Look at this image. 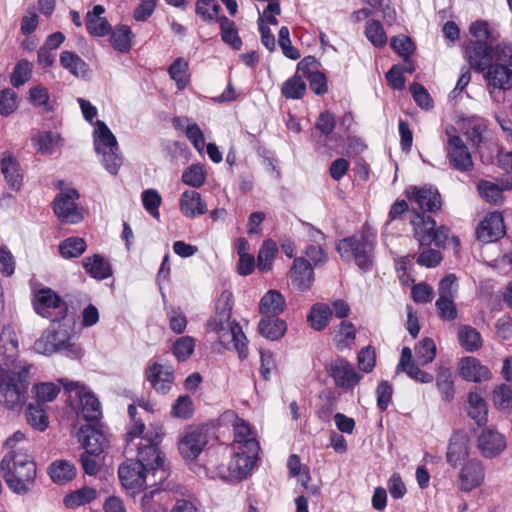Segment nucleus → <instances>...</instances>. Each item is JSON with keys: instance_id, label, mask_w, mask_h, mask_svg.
Masks as SVG:
<instances>
[{"instance_id": "nucleus-17", "label": "nucleus", "mask_w": 512, "mask_h": 512, "mask_svg": "<svg viewBox=\"0 0 512 512\" xmlns=\"http://www.w3.org/2000/svg\"><path fill=\"white\" fill-rule=\"evenodd\" d=\"M465 56L477 72H484L492 65V45L484 40L471 41L465 48Z\"/></svg>"}, {"instance_id": "nucleus-13", "label": "nucleus", "mask_w": 512, "mask_h": 512, "mask_svg": "<svg viewBox=\"0 0 512 512\" xmlns=\"http://www.w3.org/2000/svg\"><path fill=\"white\" fill-rule=\"evenodd\" d=\"M78 198L79 193L75 189H66L55 197L53 210L61 221L76 224L82 220L76 204Z\"/></svg>"}, {"instance_id": "nucleus-3", "label": "nucleus", "mask_w": 512, "mask_h": 512, "mask_svg": "<svg viewBox=\"0 0 512 512\" xmlns=\"http://www.w3.org/2000/svg\"><path fill=\"white\" fill-rule=\"evenodd\" d=\"M336 251L343 261H354L359 269L368 272L374 265L375 238L364 233L349 236L338 242Z\"/></svg>"}, {"instance_id": "nucleus-48", "label": "nucleus", "mask_w": 512, "mask_h": 512, "mask_svg": "<svg viewBox=\"0 0 512 512\" xmlns=\"http://www.w3.org/2000/svg\"><path fill=\"white\" fill-rule=\"evenodd\" d=\"M194 403L188 394L180 395L171 407V416L173 418L188 420L194 414Z\"/></svg>"}, {"instance_id": "nucleus-31", "label": "nucleus", "mask_w": 512, "mask_h": 512, "mask_svg": "<svg viewBox=\"0 0 512 512\" xmlns=\"http://www.w3.org/2000/svg\"><path fill=\"white\" fill-rule=\"evenodd\" d=\"M284 296L277 290L266 292L259 303V312L264 316L277 317L285 310Z\"/></svg>"}, {"instance_id": "nucleus-6", "label": "nucleus", "mask_w": 512, "mask_h": 512, "mask_svg": "<svg viewBox=\"0 0 512 512\" xmlns=\"http://www.w3.org/2000/svg\"><path fill=\"white\" fill-rule=\"evenodd\" d=\"M36 353L51 355L62 352L71 359H78L83 355L82 349L70 341V333L67 329L50 327L38 338L33 345Z\"/></svg>"}, {"instance_id": "nucleus-4", "label": "nucleus", "mask_w": 512, "mask_h": 512, "mask_svg": "<svg viewBox=\"0 0 512 512\" xmlns=\"http://www.w3.org/2000/svg\"><path fill=\"white\" fill-rule=\"evenodd\" d=\"M29 368V365L23 366L15 371L0 367V403L6 408L18 409L25 403Z\"/></svg>"}, {"instance_id": "nucleus-10", "label": "nucleus", "mask_w": 512, "mask_h": 512, "mask_svg": "<svg viewBox=\"0 0 512 512\" xmlns=\"http://www.w3.org/2000/svg\"><path fill=\"white\" fill-rule=\"evenodd\" d=\"M258 454L248 453L242 449H234L227 467L219 468V476L228 482L241 481L252 471Z\"/></svg>"}, {"instance_id": "nucleus-57", "label": "nucleus", "mask_w": 512, "mask_h": 512, "mask_svg": "<svg viewBox=\"0 0 512 512\" xmlns=\"http://www.w3.org/2000/svg\"><path fill=\"white\" fill-rule=\"evenodd\" d=\"M31 73L32 65L28 60L21 59L18 61L10 77L12 86L19 88L24 85L30 79Z\"/></svg>"}, {"instance_id": "nucleus-62", "label": "nucleus", "mask_w": 512, "mask_h": 512, "mask_svg": "<svg viewBox=\"0 0 512 512\" xmlns=\"http://www.w3.org/2000/svg\"><path fill=\"white\" fill-rule=\"evenodd\" d=\"M409 89L418 106L426 110L433 107V100L427 89L422 84L414 82L410 85Z\"/></svg>"}, {"instance_id": "nucleus-58", "label": "nucleus", "mask_w": 512, "mask_h": 512, "mask_svg": "<svg viewBox=\"0 0 512 512\" xmlns=\"http://www.w3.org/2000/svg\"><path fill=\"white\" fill-rule=\"evenodd\" d=\"M60 142V135L52 131L40 133L36 140L38 151L42 154H52Z\"/></svg>"}, {"instance_id": "nucleus-30", "label": "nucleus", "mask_w": 512, "mask_h": 512, "mask_svg": "<svg viewBox=\"0 0 512 512\" xmlns=\"http://www.w3.org/2000/svg\"><path fill=\"white\" fill-rule=\"evenodd\" d=\"M61 297L50 288L40 289L35 295L34 309L37 314L45 318L53 316V309L59 304Z\"/></svg>"}, {"instance_id": "nucleus-61", "label": "nucleus", "mask_w": 512, "mask_h": 512, "mask_svg": "<svg viewBox=\"0 0 512 512\" xmlns=\"http://www.w3.org/2000/svg\"><path fill=\"white\" fill-rule=\"evenodd\" d=\"M18 95L10 88L0 91V115L8 116L12 114L18 106Z\"/></svg>"}, {"instance_id": "nucleus-20", "label": "nucleus", "mask_w": 512, "mask_h": 512, "mask_svg": "<svg viewBox=\"0 0 512 512\" xmlns=\"http://www.w3.org/2000/svg\"><path fill=\"white\" fill-rule=\"evenodd\" d=\"M476 234L478 240L484 243H491L499 240L505 235L504 220L499 212L489 213L479 223Z\"/></svg>"}, {"instance_id": "nucleus-7", "label": "nucleus", "mask_w": 512, "mask_h": 512, "mask_svg": "<svg viewBox=\"0 0 512 512\" xmlns=\"http://www.w3.org/2000/svg\"><path fill=\"white\" fill-rule=\"evenodd\" d=\"M413 226L414 238L421 247H429L434 244L438 248H444L449 235L450 229L444 225L436 227V221L429 215L415 212L411 219Z\"/></svg>"}, {"instance_id": "nucleus-28", "label": "nucleus", "mask_w": 512, "mask_h": 512, "mask_svg": "<svg viewBox=\"0 0 512 512\" xmlns=\"http://www.w3.org/2000/svg\"><path fill=\"white\" fill-rule=\"evenodd\" d=\"M291 280L293 285L301 291L310 289L314 281L311 263L304 258H296L291 268Z\"/></svg>"}, {"instance_id": "nucleus-46", "label": "nucleus", "mask_w": 512, "mask_h": 512, "mask_svg": "<svg viewBox=\"0 0 512 512\" xmlns=\"http://www.w3.org/2000/svg\"><path fill=\"white\" fill-rule=\"evenodd\" d=\"M25 416L28 424L39 431H44L48 427V416L41 405L29 403Z\"/></svg>"}, {"instance_id": "nucleus-45", "label": "nucleus", "mask_w": 512, "mask_h": 512, "mask_svg": "<svg viewBox=\"0 0 512 512\" xmlns=\"http://www.w3.org/2000/svg\"><path fill=\"white\" fill-rule=\"evenodd\" d=\"M97 492L95 489L90 487H83L72 493L67 494L64 497V505L67 508H77L79 506L90 503L96 498Z\"/></svg>"}, {"instance_id": "nucleus-8", "label": "nucleus", "mask_w": 512, "mask_h": 512, "mask_svg": "<svg viewBox=\"0 0 512 512\" xmlns=\"http://www.w3.org/2000/svg\"><path fill=\"white\" fill-rule=\"evenodd\" d=\"M452 132H456L453 126L446 128L448 136L446 153L450 166L460 172H470L474 168L471 153L462 138Z\"/></svg>"}, {"instance_id": "nucleus-51", "label": "nucleus", "mask_w": 512, "mask_h": 512, "mask_svg": "<svg viewBox=\"0 0 512 512\" xmlns=\"http://www.w3.org/2000/svg\"><path fill=\"white\" fill-rule=\"evenodd\" d=\"M477 190L482 198L487 202L499 204L503 200L502 189L496 183L487 180H480L477 184Z\"/></svg>"}, {"instance_id": "nucleus-56", "label": "nucleus", "mask_w": 512, "mask_h": 512, "mask_svg": "<svg viewBox=\"0 0 512 512\" xmlns=\"http://www.w3.org/2000/svg\"><path fill=\"white\" fill-rule=\"evenodd\" d=\"M356 338L354 325L348 321H342L335 336V343L338 349L348 348Z\"/></svg>"}, {"instance_id": "nucleus-42", "label": "nucleus", "mask_w": 512, "mask_h": 512, "mask_svg": "<svg viewBox=\"0 0 512 512\" xmlns=\"http://www.w3.org/2000/svg\"><path fill=\"white\" fill-rule=\"evenodd\" d=\"M277 252L278 247L274 240L267 239L262 243L257 255V268L260 272L266 273L271 270Z\"/></svg>"}, {"instance_id": "nucleus-47", "label": "nucleus", "mask_w": 512, "mask_h": 512, "mask_svg": "<svg viewBox=\"0 0 512 512\" xmlns=\"http://www.w3.org/2000/svg\"><path fill=\"white\" fill-rule=\"evenodd\" d=\"M86 242L80 237H69L59 244V253L64 258H76L86 250Z\"/></svg>"}, {"instance_id": "nucleus-53", "label": "nucleus", "mask_w": 512, "mask_h": 512, "mask_svg": "<svg viewBox=\"0 0 512 512\" xmlns=\"http://www.w3.org/2000/svg\"><path fill=\"white\" fill-rule=\"evenodd\" d=\"M436 385L442 398L445 401H450L454 397V385L452 380V373L449 369L441 368L436 378Z\"/></svg>"}, {"instance_id": "nucleus-11", "label": "nucleus", "mask_w": 512, "mask_h": 512, "mask_svg": "<svg viewBox=\"0 0 512 512\" xmlns=\"http://www.w3.org/2000/svg\"><path fill=\"white\" fill-rule=\"evenodd\" d=\"M224 418L233 421V449H242L248 453L259 454L260 445L250 424L239 418L233 411L225 412Z\"/></svg>"}, {"instance_id": "nucleus-27", "label": "nucleus", "mask_w": 512, "mask_h": 512, "mask_svg": "<svg viewBox=\"0 0 512 512\" xmlns=\"http://www.w3.org/2000/svg\"><path fill=\"white\" fill-rule=\"evenodd\" d=\"M181 213L187 218H195L207 212L206 202L201 194L194 190H186L182 193L179 201Z\"/></svg>"}, {"instance_id": "nucleus-34", "label": "nucleus", "mask_w": 512, "mask_h": 512, "mask_svg": "<svg viewBox=\"0 0 512 512\" xmlns=\"http://www.w3.org/2000/svg\"><path fill=\"white\" fill-rule=\"evenodd\" d=\"M467 413L478 426H482L488 419V408L486 401L477 391H472L468 395Z\"/></svg>"}, {"instance_id": "nucleus-24", "label": "nucleus", "mask_w": 512, "mask_h": 512, "mask_svg": "<svg viewBox=\"0 0 512 512\" xmlns=\"http://www.w3.org/2000/svg\"><path fill=\"white\" fill-rule=\"evenodd\" d=\"M469 456V438L464 431H455L449 441L446 453L447 463L458 467Z\"/></svg>"}, {"instance_id": "nucleus-22", "label": "nucleus", "mask_w": 512, "mask_h": 512, "mask_svg": "<svg viewBox=\"0 0 512 512\" xmlns=\"http://www.w3.org/2000/svg\"><path fill=\"white\" fill-rule=\"evenodd\" d=\"M145 440L146 444H139L136 460L142 462L149 472H154L164 463V456L158 447L161 436L156 433L154 439Z\"/></svg>"}, {"instance_id": "nucleus-21", "label": "nucleus", "mask_w": 512, "mask_h": 512, "mask_svg": "<svg viewBox=\"0 0 512 512\" xmlns=\"http://www.w3.org/2000/svg\"><path fill=\"white\" fill-rule=\"evenodd\" d=\"M79 440L84 450L101 454L108 446L103 426L86 424L79 429Z\"/></svg>"}, {"instance_id": "nucleus-37", "label": "nucleus", "mask_w": 512, "mask_h": 512, "mask_svg": "<svg viewBox=\"0 0 512 512\" xmlns=\"http://www.w3.org/2000/svg\"><path fill=\"white\" fill-rule=\"evenodd\" d=\"M83 267L91 277L103 280L111 276V265L99 254L87 257L83 260Z\"/></svg>"}, {"instance_id": "nucleus-64", "label": "nucleus", "mask_w": 512, "mask_h": 512, "mask_svg": "<svg viewBox=\"0 0 512 512\" xmlns=\"http://www.w3.org/2000/svg\"><path fill=\"white\" fill-rule=\"evenodd\" d=\"M492 56L500 62L499 64L512 67V44L502 41L495 46L492 45Z\"/></svg>"}, {"instance_id": "nucleus-32", "label": "nucleus", "mask_w": 512, "mask_h": 512, "mask_svg": "<svg viewBox=\"0 0 512 512\" xmlns=\"http://www.w3.org/2000/svg\"><path fill=\"white\" fill-rule=\"evenodd\" d=\"M1 172L10 189L14 191H19L21 189L23 175L20 172V165L14 156L7 155L2 158Z\"/></svg>"}, {"instance_id": "nucleus-1", "label": "nucleus", "mask_w": 512, "mask_h": 512, "mask_svg": "<svg viewBox=\"0 0 512 512\" xmlns=\"http://www.w3.org/2000/svg\"><path fill=\"white\" fill-rule=\"evenodd\" d=\"M234 305L233 294L224 290L216 303V312L207 321V330L218 335V340L226 349L234 348L240 359L248 355L247 338L242 327L236 321H231Z\"/></svg>"}, {"instance_id": "nucleus-54", "label": "nucleus", "mask_w": 512, "mask_h": 512, "mask_svg": "<svg viewBox=\"0 0 512 512\" xmlns=\"http://www.w3.org/2000/svg\"><path fill=\"white\" fill-rule=\"evenodd\" d=\"M365 35L375 47H382L387 43L386 33L378 20H370L366 23Z\"/></svg>"}, {"instance_id": "nucleus-35", "label": "nucleus", "mask_w": 512, "mask_h": 512, "mask_svg": "<svg viewBox=\"0 0 512 512\" xmlns=\"http://www.w3.org/2000/svg\"><path fill=\"white\" fill-rule=\"evenodd\" d=\"M61 66L68 70L75 77L88 76L90 69L89 65L76 53L71 51H62L60 54Z\"/></svg>"}, {"instance_id": "nucleus-41", "label": "nucleus", "mask_w": 512, "mask_h": 512, "mask_svg": "<svg viewBox=\"0 0 512 512\" xmlns=\"http://www.w3.org/2000/svg\"><path fill=\"white\" fill-rule=\"evenodd\" d=\"M219 25L222 41L231 46L234 50H240L242 47V40L238 34L235 22L222 15L219 19Z\"/></svg>"}, {"instance_id": "nucleus-14", "label": "nucleus", "mask_w": 512, "mask_h": 512, "mask_svg": "<svg viewBox=\"0 0 512 512\" xmlns=\"http://www.w3.org/2000/svg\"><path fill=\"white\" fill-rule=\"evenodd\" d=\"M488 92L495 102H500L496 90L508 91L512 88V70L503 64H492L484 71Z\"/></svg>"}, {"instance_id": "nucleus-16", "label": "nucleus", "mask_w": 512, "mask_h": 512, "mask_svg": "<svg viewBox=\"0 0 512 512\" xmlns=\"http://www.w3.org/2000/svg\"><path fill=\"white\" fill-rule=\"evenodd\" d=\"M145 379L156 393L166 395L172 389L175 374L171 367H165L158 362H153L145 369Z\"/></svg>"}, {"instance_id": "nucleus-12", "label": "nucleus", "mask_w": 512, "mask_h": 512, "mask_svg": "<svg viewBox=\"0 0 512 512\" xmlns=\"http://www.w3.org/2000/svg\"><path fill=\"white\" fill-rule=\"evenodd\" d=\"M328 374L333 378L336 386L345 390L353 389L362 379L354 366L346 359L338 357L326 365Z\"/></svg>"}, {"instance_id": "nucleus-15", "label": "nucleus", "mask_w": 512, "mask_h": 512, "mask_svg": "<svg viewBox=\"0 0 512 512\" xmlns=\"http://www.w3.org/2000/svg\"><path fill=\"white\" fill-rule=\"evenodd\" d=\"M406 197L424 212H436L442 206L441 195L433 186H410L406 189Z\"/></svg>"}, {"instance_id": "nucleus-63", "label": "nucleus", "mask_w": 512, "mask_h": 512, "mask_svg": "<svg viewBox=\"0 0 512 512\" xmlns=\"http://www.w3.org/2000/svg\"><path fill=\"white\" fill-rule=\"evenodd\" d=\"M390 45L396 53L404 58V60H407L414 51V44L412 40L405 35L392 37Z\"/></svg>"}, {"instance_id": "nucleus-38", "label": "nucleus", "mask_w": 512, "mask_h": 512, "mask_svg": "<svg viewBox=\"0 0 512 512\" xmlns=\"http://www.w3.org/2000/svg\"><path fill=\"white\" fill-rule=\"evenodd\" d=\"M332 317L331 307L324 303L314 304L307 316L309 325L316 331L324 330Z\"/></svg>"}, {"instance_id": "nucleus-52", "label": "nucleus", "mask_w": 512, "mask_h": 512, "mask_svg": "<svg viewBox=\"0 0 512 512\" xmlns=\"http://www.w3.org/2000/svg\"><path fill=\"white\" fill-rule=\"evenodd\" d=\"M415 355L420 365L432 362L436 357V345L434 341L425 337L415 347Z\"/></svg>"}, {"instance_id": "nucleus-9", "label": "nucleus", "mask_w": 512, "mask_h": 512, "mask_svg": "<svg viewBox=\"0 0 512 512\" xmlns=\"http://www.w3.org/2000/svg\"><path fill=\"white\" fill-rule=\"evenodd\" d=\"M65 390L77 398L81 405V415L86 421L98 420L102 415L101 404L98 398L86 386L79 382L61 380Z\"/></svg>"}, {"instance_id": "nucleus-40", "label": "nucleus", "mask_w": 512, "mask_h": 512, "mask_svg": "<svg viewBox=\"0 0 512 512\" xmlns=\"http://www.w3.org/2000/svg\"><path fill=\"white\" fill-rule=\"evenodd\" d=\"M110 42L113 48L121 53L128 52L132 47L134 34L127 25H118L110 31Z\"/></svg>"}, {"instance_id": "nucleus-50", "label": "nucleus", "mask_w": 512, "mask_h": 512, "mask_svg": "<svg viewBox=\"0 0 512 512\" xmlns=\"http://www.w3.org/2000/svg\"><path fill=\"white\" fill-rule=\"evenodd\" d=\"M206 180L204 166L200 163L192 164L183 171L182 182L193 188L201 187Z\"/></svg>"}, {"instance_id": "nucleus-18", "label": "nucleus", "mask_w": 512, "mask_h": 512, "mask_svg": "<svg viewBox=\"0 0 512 512\" xmlns=\"http://www.w3.org/2000/svg\"><path fill=\"white\" fill-rule=\"evenodd\" d=\"M136 459H127L119 466L118 476L126 489L141 488L146 482L149 471Z\"/></svg>"}, {"instance_id": "nucleus-25", "label": "nucleus", "mask_w": 512, "mask_h": 512, "mask_svg": "<svg viewBox=\"0 0 512 512\" xmlns=\"http://www.w3.org/2000/svg\"><path fill=\"white\" fill-rule=\"evenodd\" d=\"M477 446L485 458H493L505 449L506 441L498 431L486 428L479 434Z\"/></svg>"}, {"instance_id": "nucleus-44", "label": "nucleus", "mask_w": 512, "mask_h": 512, "mask_svg": "<svg viewBox=\"0 0 512 512\" xmlns=\"http://www.w3.org/2000/svg\"><path fill=\"white\" fill-rule=\"evenodd\" d=\"M460 345L469 352L478 350L482 345L481 334L471 326H461L458 333Z\"/></svg>"}, {"instance_id": "nucleus-36", "label": "nucleus", "mask_w": 512, "mask_h": 512, "mask_svg": "<svg viewBox=\"0 0 512 512\" xmlns=\"http://www.w3.org/2000/svg\"><path fill=\"white\" fill-rule=\"evenodd\" d=\"M168 493L161 489H152L144 493L141 498V507L143 512H166V499Z\"/></svg>"}, {"instance_id": "nucleus-29", "label": "nucleus", "mask_w": 512, "mask_h": 512, "mask_svg": "<svg viewBox=\"0 0 512 512\" xmlns=\"http://www.w3.org/2000/svg\"><path fill=\"white\" fill-rule=\"evenodd\" d=\"M460 375L468 381L481 382L490 379L491 372L478 359L465 357L460 362Z\"/></svg>"}, {"instance_id": "nucleus-39", "label": "nucleus", "mask_w": 512, "mask_h": 512, "mask_svg": "<svg viewBox=\"0 0 512 512\" xmlns=\"http://www.w3.org/2000/svg\"><path fill=\"white\" fill-rule=\"evenodd\" d=\"M48 474L54 483L65 484L75 477L76 468L69 461L57 460L49 465Z\"/></svg>"}, {"instance_id": "nucleus-33", "label": "nucleus", "mask_w": 512, "mask_h": 512, "mask_svg": "<svg viewBox=\"0 0 512 512\" xmlns=\"http://www.w3.org/2000/svg\"><path fill=\"white\" fill-rule=\"evenodd\" d=\"M258 331L261 336L268 340L275 341L282 338L287 331V324L278 317H263L258 324Z\"/></svg>"}, {"instance_id": "nucleus-23", "label": "nucleus", "mask_w": 512, "mask_h": 512, "mask_svg": "<svg viewBox=\"0 0 512 512\" xmlns=\"http://www.w3.org/2000/svg\"><path fill=\"white\" fill-rule=\"evenodd\" d=\"M207 444V436L200 429H192L185 433L180 439L178 449L186 460H194L202 452Z\"/></svg>"}, {"instance_id": "nucleus-43", "label": "nucleus", "mask_w": 512, "mask_h": 512, "mask_svg": "<svg viewBox=\"0 0 512 512\" xmlns=\"http://www.w3.org/2000/svg\"><path fill=\"white\" fill-rule=\"evenodd\" d=\"M306 89L305 81L296 74L283 83L281 93L286 99L298 100L304 97Z\"/></svg>"}, {"instance_id": "nucleus-60", "label": "nucleus", "mask_w": 512, "mask_h": 512, "mask_svg": "<svg viewBox=\"0 0 512 512\" xmlns=\"http://www.w3.org/2000/svg\"><path fill=\"white\" fill-rule=\"evenodd\" d=\"M143 206L146 211L154 218L159 219V206L161 205V196L155 189H147L141 195Z\"/></svg>"}, {"instance_id": "nucleus-26", "label": "nucleus", "mask_w": 512, "mask_h": 512, "mask_svg": "<svg viewBox=\"0 0 512 512\" xmlns=\"http://www.w3.org/2000/svg\"><path fill=\"white\" fill-rule=\"evenodd\" d=\"M105 13V7L97 4L85 16V25L88 33L95 37H104L111 31V25L107 18L102 15Z\"/></svg>"}, {"instance_id": "nucleus-19", "label": "nucleus", "mask_w": 512, "mask_h": 512, "mask_svg": "<svg viewBox=\"0 0 512 512\" xmlns=\"http://www.w3.org/2000/svg\"><path fill=\"white\" fill-rule=\"evenodd\" d=\"M485 478V468L478 459L466 461L458 475L459 488L461 491L470 492L479 487Z\"/></svg>"}, {"instance_id": "nucleus-59", "label": "nucleus", "mask_w": 512, "mask_h": 512, "mask_svg": "<svg viewBox=\"0 0 512 512\" xmlns=\"http://www.w3.org/2000/svg\"><path fill=\"white\" fill-rule=\"evenodd\" d=\"M194 347V339L190 336H183L175 341L172 352L179 362H183L193 353Z\"/></svg>"}, {"instance_id": "nucleus-55", "label": "nucleus", "mask_w": 512, "mask_h": 512, "mask_svg": "<svg viewBox=\"0 0 512 512\" xmlns=\"http://www.w3.org/2000/svg\"><path fill=\"white\" fill-rule=\"evenodd\" d=\"M33 392L36 396V404L43 406L46 402L53 401L60 392L57 385L51 382L34 385Z\"/></svg>"}, {"instance_id": "nucleus-2", "label": "nucleus", "mask_w": 512, "mask_h": 512, "mask_svg": "<svg viewBox=\"0 0 512 512\" xmlns=\"http://www.w3.org/2000/svg\"><path fill=\"white\" fill-rule=\"evenodd\" d=\"M0 469L10 491L18 496L31 493L36 485L37 467L33 459L20 451H9L1 460Z\"/></svg>"}, {"instance_id": "nucleus-49", "label": "nucleus", "mask_w": 512, "mask_h": 512, "mask_svg": "<svg viewBox=\"0 0 512 512\" xmlns=\"http://www.w3.org/2000/svg\"><path fill=\"white\" fill-rule=\"evenodd\" d=\"M187 70L188 62L182 57L176 58L168 69L171 79L176 82L179 90L184 89L188 84Z\"/></svg>"}, {"instance_id": "nucleus-5", "label": "nucleus", "mask_w": 512, "mask_h": 512, "mask_svg": "<svg viewBox=\"0 0 512 512\" xmlns=\"http://www.w3.org/2000/svg\"><path fill=\"white\" fill-rule=\"evenodd\" d=\"M94 149L102 156L101 162L104 168L112 175H116L123 163L122 155L115 135L109 127L98 120L94 130Z\"/></svg>"}]
</instances>
